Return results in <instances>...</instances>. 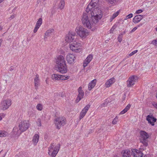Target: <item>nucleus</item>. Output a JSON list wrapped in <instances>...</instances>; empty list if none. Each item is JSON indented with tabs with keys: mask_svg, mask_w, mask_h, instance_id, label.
<instances>
[{
	"mask_svg": "<svg viewBox=\"0 0 157 157\" xmlns=\"http://www.w3.org/2000/svg\"><path fill=\"white\" fill-rule=\"evenodd\" d=\"M36 108L39 110H41L42 109V106L40 104H38L36 106Z\"/></svg>",
	"mask_w": 157,
	"mask_h": 157,
	"instance_id": "36",
	"label": "nucleus"
},
{
	"mask_svg": "<svg viewBox=\"0 0 157 157\" xmlns=\"http://www.w3.org/2000/svg\"><path fill=\"white\" fill-rule=\"evenodd\" d=\"M2 42V39H0V47L1 46V43Z\"/></svg>",
	"mask_w": 157,
	"mask_h": 157,
	"instance_id": "53",
	"label": "nucleus"
},
{
	"mask_svg": "<svg viewBox=\"0 0 157 157\" xmlns=\"http://www.w3.org/2000/svg\"><path fill=\"white\" fill-rule=\"evenodd\" d=\"M133 16V14L132 13H130L126 17V19H128L129 18H130L132 17Z\"/></svg>",
	"mask_w": 157,
	"mask_h": 157,
	"instance_id": "41",
	"label": "nucleus"
},
{
	"mask_svg": "<svg viewBox=\"0 0 157 157\" xmlns=\"http://www.w3.org/2000/svg\"><path fill=\"white\" fill-rule=\"evenodd\" d=\"M65 5V2L64 0H61L60 1V3H59L58 5V8L60 9H63Z\"/></svg>",
	"mask_w": 157,
	"mask_h": 157,
	"instance_id": "29",
	"label": "nucleus"
},
{
	"mask_svg": "<svg viewBox=\"0 0 157 157\" xmlns=\"http://www.w3.org/2000/svg\"><path fill=\"white\" fill-rule=\"evenodd\" d=\"M143 11V10L141 9H139L136 11V13L139 14L141 13Z\"/></svg>",
	"mask_w": 157,
	"mask_h": 157,
	"instance_id": "44",
	"label": "nucleus"
},
{
	"mask_svg": "<svg viewBox=\"0 0 157 157\" xmlns=\"http://www.w3.org/2000/svg\"><path fill=\"white\" fill-rule=\"evenodd\" d=\"M5 115L3 113H0V121L1 120L3 117H5Z\"/></svg>",
	"mask_w": 157,
	"mask_h": 157,
	"instance_id": "45",
	"label": "nucleus"
},
{
	"mask_svg": "<svg viewBox=\"0 0 157 157\" xmlns=\"http://www.w3.org/2000/svg\"><path fill=\"white\" fill-rule=\"evenodd\" d=\"M9 105L7 104V101H3L1 105V109L2 110H5L9 108Z\"/></svg>",
	"mask_w": 157,
	"mask_h": 157,
	"instance_id": "20",
	"label": "nucleus"
},
{
	"mask_svg": "<svg viewBox=\"0 0 157 157\" xmlns=\"http://www.w3.org/2000/svg\"><path fill=\"white\" fill-rule=\"evenodd\" d=\"M137 27H135L132 30L130 31V33H132L134 32L137 29Z\"/></svg>",
	"mask_w": 157,
	"mask_h": 157,
	"instance_id": "46",
	"label": "nucleus"
},
{
	"mask_svg": "<svg viewBox=\"0 0 157 157\" xmlns=\"http://www.w3.org/2000/svg\"><path fill=\"white\" fill-rule=\"evenodd\" d=\"M75 33H74L70 32L66 35L65 39V41L67 42H71L75 38Z\"/></svg>",
	"mask_w": 157,
	"mask_h": 157,
	"instance_id": "11",
	"label": "nucleus"
},
{
	"mask_svg": "<svg viewBox=\"0 0 157 157\" xmlns=\"http://www.w3.org/2000/svg\"><path fill=\"white\" fill-rule=\"evenodd\" d=\"M60 147V144H58L54 148V150L51 154V156L52 157H55L59 150Z\"/></svg>",
	"mask_w": 157,
	"mask_h": 157,
	"instance_id": "19",
	"label": "nucleus"
},
{
	"mask_svg": "<svg viewBox=\"0 0 157 157\" xmlns=\"http://www.w3.org/2000/svg\"><path fill=\"white\" fill-rule=\"evenodd\" d=\"M131 105L128 104V105L125 107L122 111H121L120 113V114H123L126 113L127 111L130 109L131 107Z\"/></svg>",
	"mask_w": 157,
	"mask_h": 157,
	"instance_id": "27",
	"label": "nucleus"
},
{
	"mask_svg": "<svg viewBox=\"0 0 157 157\" xmlns=\"http://www.w3.org/2000/svg\"><path fill=\"white\" fill-rule=\"evenodd\" d=\"M78 94L76 100V102L77 103H78L83 98L84 95V92L82 90V87H80L78 88Z\"/></svg>",
	"mask_w": 157,
	"mask_h": 157,
	"instance_id": "12",
	"label": "nucleus"
},
{
	"mask_svg": "<svg viewBox=\"0 0 157 157\" xmlns=\"http://www.w3.org/2000/svg\"><path fill=\"white\" fill-rule=\"evenodd\" d=\"M98 9L97 7L96 9L94 8L91 11H92L93 15L91 14V19L93 22L96 24L102 17V13L101 11L98 10V11L96 12Z\"/></svg>",
	"mask_w": 157,
	"mask_h": 157,
	"instance_id": "5",
	"label": "nucleus"
},
{
	"mask_svg": "<svg viewBox=\"0 0 157 157\" xmlns=\"http://www.w3.org/2000/svg\"><path fill=\"white\" fill-rule=\"evenodd\" d=\"M37 121L39 122V124L38 125L39 126H40L41 125V120L40 119H38L37 120Z\"/></svg>",
	"mask_w": 157,
	"mask_h": 157,
	"instance_id": "48",
	"label": "nucleus"
},
{
	"mask_svg": "<svg viewBox=\"0 0 157 157\" xmlns=\"http://www.w3.org/2000/svg\"><path fill=\"white\" fill-rule=\"evenodd\" d=\"M121 153L122 157H131L132 152L129 150L122 151Z\"/></svg>",
	"mask_w": 157,
	"mask_h": 157,
	"instance_id": "18",
	"label": "nucleus"
},
{
	"mask_svg": "<svg viewBox=\"0 0 157 157\" xmlns=\"http://www.w3.org/2000/svg\"><path fill=\"white\" fill-rule=\"evenodd\" d=\"M93 58V56L91 55H89L84 61L83 63L84 67H86L88 64L90 62Z\"/></svg>",
	"mask_w": 157,
	"mask_h": 157,
	"instance_id": "17",
	"label": "nucleus"
},
{
	"mask_svg": "<svg viewBox=\"0 0 157 157\" xmlns=\"http://www.w3.org/2000/svg\"><path fill=\"white\" fill-rule=\"evenodd\" d=\"M118 117H116L112 121V124H117V119Z\"/></svg>",
	"mask_w": 157,
	"mask_h": 157,
	"instance_id": "38",
	"label": "nucleus"
},
{
	"mask_svg": "<svg viewBox=\"0 0 157 157\" xmlns=\"http://www.w3.org/2000/svg\"><path fill=\"white\" fill-rule=\"evenodd\" d=\"M90 107V105L88 104L87 105L81 112L79 115V120H81L85 116L87 111Z\"/></svg>",
	"mask_w": 157,
	"mask_h": 157,
	"instance_id": "14",
	"label": "nucleus"
},
{
	"mask_svg": "<svg viewBox=\"0 0 157 157\" xmlns=\"http://www.w3.org/2000/svg\"><path fill=\"white\" fill-rule=\"evenodd\" d=\"M132 154L134 157H143V154L141 152V151L135 149H132Z\"/></svg>",
	"mask_w": 157,
	"mask_h": 157,
	"instance_id": "15",
	"label": "nucleus"
},
{
	"mask_svg": "<svg viewBox=\"0 0 157 157\" xmlns=\"http://www.w3.org/2000/svg\"><path fill=\"white\" fill-rule=\"evenodd\" d=\"M40 27L36 25L35 27L34 28L33 32L34 33H36L38 29Z\"/></svg>",
	"mask_w": 157,
	"mask_h": 157,
	"instance_id": "40",
	"label": "nucleus"
},
{
	"mask_svg": "<svg viewBox=\"0 0 157 157\" xmlns=\"http://www.w3.org/2000/svg\"><path fill=\"white\" fill-rule=\"evenodd\" d=\"M81 46L80 43L75 41H71L70 44V48L73 51L76 52H79L80 47Z\"/></svg>",
	"mask_w": 157,
	"mask_h": 157,
	"instance_id": "8",
	"label": "nucleus"
},
{
	"mask_svg": "<svg viewBox=\"0 0 157 157\" xmlns=\"http://www.w3.org/2000/svg\"><path fill=\"white\" fill-rule=\"evenodd\" d=\"M39 136L37 134H36L33 137V142L34 144L36 145L38 143L39 139Z\"/></svg>",
	"mask_w": 157,
	"mask_h": 157,
	"instance_id": "24",
	"label": "nucleus"
},
{
	"mask_svg": "<svg viewBox=\"0 0 157 157\" xmlns=\"http://www.w3.org/2000/svg\"><path fill=\"white\" fill-rule=\"evenodd\" d=\"M75 58V55L72 54H68L67 56L66 59L68 63H71L74 61Z\"/></svg>",
	"mask_w": 157,
	"mask_h": 157,
	"instance_id": "16",
	"label": "nucleus"
},
{
	"mask_svg": "<svg viewBox=\"0 0 157 157\" xmlns=\"http://www.w3.org/2000/svg\"><path fill=\"white\" fill-rule=\"evenodd\" d=\"M151 44H153L155 46H157V38L155 40H153Z\"/></svg>",
	"mask_w": 157,
	"mask_h": 157,
	"instance_id": "37",
	"label": "nucleus"
},
{
	"mask_svg": "<svg viewBox=\"0 0 157 157\" xmlns=\"http://www.w3.org/2000/svg\"><path fill=\"white\" fill-rule=\"evenodd\" d=\"M140 142L142 143L143 145L141 146L140 149L141 151L146 149V147L148 146V140L149 135L147 133L144 131H141L140 132Z\"/></svg>",
	"mask_w": 157,
	"mask_h": 157,
	"instance_id": "3",
	"label": "nucleus"
},
{
	"mask_svg": "<svg viewBox=\"0 0 157 157\" xmlns=\"http://www.w3.org/2000/svg\"><path fill=\"white\" fill-rule=\"evenodd\" d=\"M146 120L148 121V123L152 126L154 125V123L156 122L157 119L153 116L151 115H148L146 118Z\"/></svg>",
	"mask_w": 157,
	"mask_h": 157,
	"instance_id": "13",
	"label": "nucleus"
},
{
	"mask_svg": "<svg viewBox=\"0 0 157 157\" xmlns=\"http://www.w3.org/2000/svg\"><path fill=\"white\" fill-rule=\"evenodd\" d=\"M56 63L58 65L56 70L62 73H64L67 72L66 64L64 58L63 56H59L56 60Z\"/></svg>",
	"mask_w": 157,
	"mask_h": 157,
	"instance_id": "2",
	"label": "nucleus"
},
{
	"mask_svg": "<svg viewBox=\"0 0 157 157\" xmlns=\"http://www.w3.org/2000/svg\"><path fill=\"white\" fill-rule=\"evenodd\" d=\"M119 13V11H117L116 13H114L109 19L110 21L111 22L113 19L118 15Z\"/></svg>",
	"mask_w": 157,
	"mask_h": 157,
	"instance_id": "30",
	"label": "nucleus"
},
{
	"mask_svg": "<svg viewBox=\"0 0 157 157\" xmlns=\"http://www.w3.org/2000/svg\"><path fill=\"white\" fill-rule=\"evenodd\" d=\"M155 29H156V31H157V27Z\"/></svg>",
	"mask_w": 157,
	"mask_h": 157,
	"instance_id": "58",
	"label": "nucleus"
},
{
	"mask_svg": "<svg viewBox=\"0 0 157 157\" xmlns=\"http://www.w3.org/2000/svg\"><path fill=\"white\" fill-rule=\"evenodd\" d=\"M59 80H65L68 78L67 76H65L63 75H59Z\"/></svg>",
	"mask_w": 157,
	"mask_h": 157,
	"instance_id": "31",
	"label": "nucleus"
},
{
	"mask_svg": "<svg viewBox=\"0 0 157 157\" xmlns=\"http://www.w3.org/2000/svg\"><path fill=\"white\" fill-rule=\"evenodd\" d=\"M53 143L51 144L50 146L48 147V154L50 155V153L52 152V150H53V148L54 147L53 145Z\"/></svg>",
	"mask_w": 157,
	"mask_h": 157,
	"instance_id": "34",
	"label": "nucleus"
},
{
	"mask_svg": "<svg viewBox=\"0 0 157 157\" xmlns=\"http://www.w3.org/2000/svg\"><path fill=\"white\" fill-rule=\"evenodd\" d=\"M107 103L106 101L105 102L101 104V106L102 107H105L107 106Z\"/></svg>",
	"mask_w": 157,
	"mask_h": 157,
	"instance_id": "43",
	"label": "nucleus"
},
{
	"mask_svg": "<svg viewBox=\"0 0 157 157\" xmlns=\"http://www.w3.org/2000/svg\"><path fill=\"white\" fill-rule=\"evenodd\" d=\"M48 135H45V136H44V139H45V140H46V141H48Z\"/></svg>",
	"mask_w": 157,
	"mask_h": 157,
	"instance_id": "49",
	"label": "nucleus"
},
{
	"mask_svg": "<svg viewBox=\"0 0 157 157\" xmlns=\"http://www.w3.org/2000/svg\"><path fill=\"white\" fill-rule=\"evenodd\" d=\"M52 78L55 80H59V75L58 74H54L52 75Z\"/></svg>",
	"mask_w": 157,
	"mask_h": 157,
	"instance_id": "32",
	"label": "nucleus"
},
{
	"mask_svg": "<svg viewBox=\"0 0 157 157\" xmlns=\"http://www.w3.org/2000/svg\"><path fill=\"white\" fill-rule=\"evenodd\" d=\"M76 30L78 35L81 38H85L88 35V32L87 29L82 26H79Z\"/></svg>",
	"mask_w": 157,
	"mask_h": 157,
	"instance_id": "7",
	"label": "nucleus"
},
{
	"mask_svg": "<svg viewBox=\"0 0 157 157\" xmlns=\"http://www.w3.org/2000/svg\"><path fill=\"white\" fill-rule=\"evenodd\" d=\"M8 133L4 130H0V137H6L8 136Z\"/></svg>",
	"mask_w": 157,
	"mask_h": 157,
	"instance_id": "28",
	"label": "nucleus"
},
{
	"mask_svg": "<svg viewBox=\"0 0 157 157\" xmlns=\"http://www.w3.org/2000/svg\"><path fill=\"white\" fill-rule=\"evenodd\" d=\"M15 15L14 14H12V15L10 16V18L12 19L14 18L15 16Z\"/></svg>",
	"mask_w": 157,
	"mask_h": 157,
	"instance_id": "50",
	"label": "nucleus"
},
{
	"mask_svg": "<svg viewBox=\"0 0 157 157\" xmlns=\"http://www.w3.org/2000/svg\"><path fill=\"white\" fill-rule=\"evenodd\" d=\"M98 0H91L86 8V11L88 12L90 11H91L94 8L96 9L97 7V6Z\"/></svg>",
	"mask_w": 157,
	"mask_h": 157,
	"instance_id": "10",
	"label": "nucleus"
},
{
	"mask_svg": "<svg viewBox=\"0 0 157 157\" xmlns=\"http://www.w3.org/2000/svg\"><path fill=\"white\" fill-rule=\"evenodd\" d=\"M42 23V19L40 18L39 19L36 24V25L40 27Z\"/></svg>",
	"mask_w": 157,
	"mask_h": 157,
	"instance_id": "33",
	"label": "nucleus"
},
{
	"mask_svg": "<svg viewBox=\"0 0 157 157\" xmlns=\"http://www.w3.org/2000/svg\"><path fill=\"white\" fill-rule=\"evenodd\" d=\"M54 31L53 29H49L45 33L44 36V38H47L48 36H50L52 33Z\"/></svg>",
	"mask_w": 157,
	"mask_h": 157,
	"instance_id": "26",
	"label": "nucleus"
},
{
	"mask_svg": "<svg viewBox=\"0 0 157 157\" xmlns=\"http://www.w3.org/2000/svg\"><path fill=\"white\" fill-rule=\"evenodd\" d=\"M2 29V27L1 26H0V30H1Z\"/></svg>",
	"mask_w": 157,
	"mask_h": 157,
	"instance_id": "54",
	"label": "nucleus"
},
{
	"mask_svg": "<svg viewBox=\"0 0 157 157\" xmlns=\"http://www.w3.org/2000/svg\"><path fill=\"white\" fill-rule=\"evenodd\" d=\"M83 13L82 16L81 20L84 26L86 27L88 29L91 28L92 26L94 25L95 24L93 22H91L90 20V17H88V12Z\"/></svg>",
	"mask_w": 157,
	"mask_h": 157,
	"instance_id": "4",
	"label": "nucleus"
},
{
	"mask_svg": "<svg viewBox=\"0 0 157 157\" xmlns=\"http://www.w3.org/2000/svg\"><path fill=\"white\" fill-rule=\"evenodd\" d=\"M144 16L143 15H138L133 18V21L135 23L139 22L143 18Z\"/></svg>",
	"mask_w": 157,
	"mask_h": 157,
	"instance_id": "21",
	"label": "nucleus"
},
{
	"mask_svg": "<svg viewBox=\"0 0 157 157\" xmlns=\"http://www.w3.org/2000/svg\"><path fill=\"white\" fill-rule=\"evenodd\" d=\"M34 80L35 86V87L36 89L37 88L38 86L39 85L40 81L39 76L37 74L36 75L35 77L34 78Z\"/></svg>",
	"mask_w": 157,
	"mask_h": 157,
	"instance_id": "23",
	"label": "nucleus"
},
{
	"mask_svg": "<svg viewBox=\"0 0 157 157\" xmlns=\"http://www.w3.org/2000/svg\"><path fill=\"white\" fill-rule=\"evenodd\" d=\"M125 33V32H124L122 33H123V34H124Z\"/></svg>",
	"mask_w": 157,
	"mask_h": 157,
	"instance_id": "56",
	"label": "nucleus"
},
{
	"mask_svg": "<svg viewBox=\"0 0 157 157\" xmlns=\"http://www.w3.org/2000/svg\"><path fill=\"white\" fill-rule=\"evenodd\" d=\"M54 121L56 128L59 129L66 124V120L64 117H56Z\"/></svg>",
	"mask_w": 157,
	"mask_h": 157,
	"instance_id": "6",
	"label": "nucleus"
},
{
	"mask_svg": "<svg viewBox=\"0 0 157 157\" xmlns=\"http://www.w3.org/2000/svg\"><path fill=\"white\" fill-rule=\"evenodd\" d=\"M156 97L157 98V93H156Z\"/></svg>",
	"mask_w": 157,
	"mask_h": 157,
	"instance_id": "59",
	"label": "nucleus"
},
{
	"mask_svg": "<svg viewBox=\"0 0 157 157\" xmlns=\"http://www.w3.org/2000/svg\"><path fill=\"white\" fill-rule=\"evenodd\" d=\"M114 30H113V29H112V30H111V32H112V31H114Z\"/></svg>",
	"mask_w": 157,
	"mask_h": 157,
	"instance_id": "57",
	"label": "nucleus"
},
{
	"mask_svg": "<svg viewBox=\"0 0 157 157\" xmlns=\"http://www.w3.org/2000/svg\"><path fill=\"white\" fill-rule=\"evenodd\" d=\"M115 82L114 78H112L108 80L105 83V86L106 87H109Z\"/></svg>",
	"mask_w": 157,
	"mask_h": 157,
	"instance_id": "22",
	"label": "nucleus"
},
{
	"mask_svg": "<svg viewBox=\"0 0 157 157\" xmlns=\"http://www.w3.org/2000/svg\"><path fill=\"white\" fill-rule=\"evenodd\" d=\"M108 2L111 4H113L116 2V0H108Z\"/></svg>",
	"mask_w": 157,
	"mask_h": 157,
	"instance_id": "42",
	"label": "nucleus"
},
{
	"mask_svg": "<svg viewBox=\"0 0 157 157\" xmlns=\"http://www.w3.org/2000/svg\"><path fill=\"white\" fill-rule=\"evenodd\" d=\"M116 27V26H115V25H114L113 27L112 28H111V30H110V31H111V30H112V29H113V30H114L115 28ZM110 33H111V32H110Z\"/></svg>",
	"mask_w": 157,
	"mask_h": 157,
	"instance_id": "51",
	"label": "nucleus"
},
{
	"mask_svg": "<svg viewBox=\"0 0 157 157\" xmlns=\"http://www.w3.org/2000/svg\"><path fill=\"white\" fill-rule=\"evenodd\" d=\"M29 123L28 121H21L19 123V130L17 127H15L12 131V134L15 137H18L22 132L26 131L29 128Z\"/></svg>",
	"mask_w": 157,
	"mask_h": 157,
	"instance_id": "1",
	"label": "nucleus"
},
{
	"mask_svg": "<svg viewBox=\"0 0 157 157\" xmlns=\"http://www.w3.org/2000/svg\"><path fill=\"white\" fill-rule=\"evenodd\" d=\"M138 77L136 75H132L130 77L127 82V86L128 87H132L137 82Z\"/></svg>",
	"mask_w": 157,
	"mask_h": 157,
	"instance_id": "9",
	"label": "nucleus"
},
{
	"mask_svg": "<svg viewBox=\"0 0 157 157\" xmlns=\"http://www.w3.org/2000/svg\"><path fill=\"white\" fill-rule=\"evenodd\" d=\"M137 52H138V50H136L134 51H133L132 52H131L129 54V56H132L135 53H136Z\"/></svg>",
	"mask_w": 157,
	"mask_h": 157,
	"instance_id": "39",
	"label": "nucleus"
},
{
	"mask_svg": "<svg viewBox=\"0 0 157 157\" xmlns=\"http://www.w3.org/2000/svg\"><path fill=\"white\" fill-rule=\"evenodd\" d=\"M152 105L156 108L157 109V103L153 102Z\"/></svg>",
	"mask_w": 157,
	"mask_h": 157,
	"instance_id": "47",
	"label": "nucleus"
},
{
	"mask_svg": "<svg viewBox=\"0 0 157 157\" xmlns=\"http://www.w3.org/2000/svg\"><path fill=\"white\" fill-rule=\"evenodd\" d=\"M3 1V0H0V3L2 2Z\"/></svg>",
	"mask_w": 157,
	"mask_h": 157,
	"instance_id": "55",
	"label": "nucleus"
},
{
	"mask_svg": "<svg viewBox=\"0 0 157 157\" xmlns=\"http://www.w3.org/2000/svg\"><path fill=\"white\" fill-rule=\"evenodd\" d=\"M140 26V25H138V27H139Z\"/></svg>",
	"mask_w": 157,
	"mask_h": 157,
	"instance_id": "60",
	"label": "nucleus"
},
{
	"mask_svg": "<svg viewBox=\"0 0 157 157\" xmlns=\"http://www.w3.org/2000/svg\"><path fill=\"white\" fill-rule=\"evenodd\" d=\"M14 69V68L13 67H10V71L11 70H13Z\"/></svg>",
	"mask_w": 157,
	"mask_h": 157,
	"instance_id": "52",
	"label": "nucleus"
},
{
	"mask_svg": "<svg viewBox=\"0 0 157 157\" xmlns=\"http://www.w3.org/2000/svg\"><path fill=\"white\" fill-rule=\"evenodd\" d=\"M123 33H121L120 34L119 36H118V41L119 42H121L122 40V38L123 37Z\"/></svg>",
	"mask_w": 157,
	"mask_h": 157,
	"instance_id": "35",
	"label": "nucleus"
},
{
	"mask_svg": "<svg viewBox=\"0 0 157 157\" xmlns=\"http://www.w3.org/2000/svg\"><path fill=\"white\" fill-rule=\"evenodd\" d=\"M96 85V80H92L90 83L88 85V89L90 90L93 88Z\"/></svg>",
	"mask_w": 157,
	"mask_h": 157,
	"instance_id": "25",
	"label": "nucleus"
}]
</instances>
